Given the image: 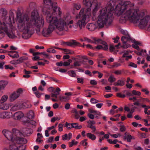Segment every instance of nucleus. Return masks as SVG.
<instances>
[{
	"mask_svg": "<svg viewBox=\"0 0 150 150\" xmlns=\"http://www.w3.org/2000/svg\"><path fill=\"white\" fill-rule=\"evenodd\" d=\"M124 0H110L107 4L108 7L100 11L98 22L100 25L107 22L110 24L114 18L113 13L118 16H121L119 21L122 23L130 21L132 17L135 16L139 12V10L133 8L134 4L129 1H123Z\"/></svg>",
	"mask_w": 150,
	"mask_h": 150,
	"instance_id": "f257e3e1",
	"label": "nucleus"
},
{
	"mask_svg": "<svg viewBox=\"0 0 150 150\" xmlns=\"http://www.w3.org/2000/svg\"><path fill=\"white\" fill-rule=\"evenodd\" d=\"M91 16V10L90 8L87 9L85 11H84V8H81L78 16H77L76 17V19L79 18L80 19L74 24V21L72 19L71 16L69 13H67L62 17H61L64 29L65 27H68L70 29L73 28L75 29H77L79 28V30H81L86 25V19L90 17Z\"/></svg>",
	"mask_w": 150,
	"mask_h": 150,
	"instance_id": "f03ea898",
	"label": "nucleus"
},
{
	"mask_svg": "<svg viewBox=\"0 0 150 150\" xmlns=\"http://www.w3.org/2000/svg\"><path fill=\"white\" fill-rule=\"evenodd\" d=\"M62 11L60 8L55 7L52 12L53 16L47 15L46 16L47 22L49 24L47 28H44L42 34L45 37H48L50 33L57 28L59 31H62L64 28L61 19Z\"/></svg>",
	"mask_w": 150,
	"mask_h": 150,
	"instance_id": "7ed1b4c3",
	"label": "nucleus"
},
{
	"mask_svg": "<svg viewBox=\"0 0 150 150\" xmlns=\"http://www.w3.org/2000/svg\"><path fill=\"white\" fill-rule=\"evenodd\" d=\"M139 12L135 16L132 17L129 21L135 24L138 25L141 29L147 27L150 30V16H146L144 17L146 12V9L141 10L137 8Z\"/></svg>",
	"mask_w": 150,
	"mask_h": 150,
	"instance_id": "20e7f679",
	"label": "nucleus"
},
{
	"mask_svg": "<svg viewBox=\"0 0 150 150\" xmlns=\"http://www.w3.org/2000/svg\"><path fill=\"white\" fill-rule=\"evenodd\" d=\"M43 2L44 6L43 8L42 12L44 14L47 16H53L52 12L54 8L55 7H59L57 6V4L52 3L51 0H44Z\"/></svg>",
	"mask_w": 150,
	"mask_h": 150,
	"instance_id": "39448f33",
	"label": "nucleus"
},
{
	"mask_svg": "<svg viewBox=\"0 0 150 150\" xmlns=\"http://www.w3.org/2000/svg\"><path fill=\"white\" fill-rule=\"evenodd\" d=\"M105 8V7H104V8ZM103 8H103L100 10L99 11V12L98 13V16H97L96 15V13H97V11H98V4L96 3V4L95 5V7H94V8L93 9V10L92 11V15H93V16H92V20L93 21H95V20H97V23L98 25V26L100 28H103V27H104V26L105 25V26H106L107 27H108V26H110V25H111L112 22L114 18H113L112 19V22L110 24H109V25L107 24V23H108L106 22V23H105V24L104 23V24H103V25H100L99 24V23L98 22V16L99 15L100 11Z\"/></svg>",
	"mask_w": 150,
	"mask_h": 150,
	"instance_id": "423d86ee",
	"label": "nucleus"
},
{
	"mask_svg": "<svg viewBox=\"0 0 150 150\" xmlns=\"http://www.w3.org/2000/svg\"><path fill=\"white\" fill-rule=\"evenodd\" d=\"M28 108V106L26 103L18 102L12 105L11 108V111L14 112L22 109Z\"/></svg>",
	"mask_w": 150,
	"mask_h": 150,
	"instance_id": "0eeeda50",
	"label": "nucleus"
},
{
	"mask_svg": "<svg viewBox=\"0 0 150 150\" xmlns=\"http://www.w3.org/2000/svg\"><path fill=\"white\" fill-rule=\"evenodd\" d=\"M121 40L124 44L121 47L124 48H127L130 47V45L126 44V43L127 42L130 41L132 42L133 40L130 37L129 34H127L126 35L122 36L121 38Z\"/></svg>",
	"mask_w": 150,
	"mask_h": 150,
	"instance_id": "6e6552de",
	"label": "nucleus"
},
{
	"mask_svg": "<svg viewBox=\"0 0 150 150\" xmlns=\"http://www.w3.org/2000/svg\"><path fill=\"white\" fill-rule=\"evenodd\" d=\"M17 135L18 136H17L16 137H15V140L16 142L17 143V144H16L15 142L14 141L11 144H13L14 143L15 144L18 145H23L25 146V145H23V144H25L27 143V140L23 137L21 136V137H19V136L20 135L18 134Z\"/></svg>",
	"mask_w": 150,
	"mask_h": 150,
	"instance_id": "1a4fd4ad",
	"label": "nucleus"
},
{
	"mask_svg": "<svg viewBox=\"0 0 150 150\" xmlns=\"http://www.w3.org/2000/svg\"><path fill=\"white\" fill-rule=\"evenodd\" d=\"M3 133L5 136L9 140H10L13 142L15 141V137H13L12 133L10 131L8 130H3Z\"/></svg>",
	"mask_w": 150,
	"mask_h": 150,
	"instance_id": "9d476101",
	"label": "nucleus"
},
{
	"mask_svg": "<svg viewBox=\"0 0 150 150\" xmlns=\"http://www.w3.org/2000/svg\"><path fill=\"white\" fill-rule=\"evenodd\" d=\"M32 129L29 128L24 129L22 131V133L19 132L18 134L21 136H29L31 133Z\"/></svg>",
	"mask_w": 150,
	"mask_h": 150,
	"instance_id": "9b49d317",
	"label": "nucleus"
},
{
	"mask_svg": "<svg viewBox=\"0 0 150 150\" xmlns=\"http://www.w3.org/2000/svg\"><path fill=\"white\" fill-rule=\"evenodd\" d=\"M11 117L10 113L6 112H0V118L9 119Z\"/></svg>",
	"mask_w": 150,
	"mask_h": 150,
	"instance_id": "f8f14e48",
	"label": "nucleus"
},
{
	"mask_svg": "<svg viewBox=\"0 0 150 150\" xmlns=\"http://www.w3.org/2000/svg\"><path fill=\"white\" fill-rule=\"evenodd\" d=\"M24 116V114L21 112H18L15 113L13 116L16 120H19Z\"/></svg>",
	"mask_w": 150,
	"mask_h": 150,
	"instance_id": "ddd939ff",
	"label": "nucleus"
},
{
	"mask_svg": "<svg viewBox=\"0 0 150 150\" xmlns=\"http://www.w3.org/2000/svg\"><path fill=\"white\" fill-rule=\"evenodd\" d=\"M86 28L88 30L91 31H93L96 28L95 24L92 23H88Z\"/></svg>",
	"mask_w": 150,
	"mask_h": 150,
	"instance_id": "4468645a",
	"label": "nucleus"
},
{
	"mask_svg": "<svg viewBox=\"0 0 150 150\" xmlns=\"http://www.w3.org/2000/svg\"><path fill=\"white\" fill-rule=\"evenodd\" d=\"M125 79H121L118 80L117 82L114 83L113 85L115 86H122L124 85L125 84Z\"/></svg>",
	"mask_w": 150,
	"mask_h": 150,
	"instance_id": "2eb2a0df",
	"label": "nucleus"
},
{
	"mask_svg": "<svg viewBox=\"0 0 150 150\" xmlns=\"http://www.w3.org/2000/svg\"><path fill=\"white\" fill-rule=\"evenodd\" d=\"M83 4L86 7H88L87 9L89 8L91 9L90 7H91L92 5V1L83 0Z\"/></svg>",
	"mask_w": 150,
	"mask_h": 150,
	"instance_id": "dca6fc26",
	"label": "nucleus"
},
{
	"mask_svg": "<svg viewBox=\"0 0 150 150\" xmlns=\"http://www.w3.org/2000/svg\"><path fill=\"white\" fill-rule=\"evenodd\" d=\"M62 140H69L72 137V134L70 132L68 134H65L64 135L62 136Z\"/></svg>",
	"mask_w": 150,
	"mask_h": 150,
	"instance_id": "f3484780",
	"label": "nucleus"
},
{
	"mask_svg": "<svg viewBox=\"0 0 150 150\" xmlns=\"http://www.w3.org/2000/svg\"><path fill=\"white\" fill-rule=\"evenodd\" d=\"M8 83V82L6 81H0V90L4 89Z\"/></svg>",
	"mask_w": 150,
	"mask_h": 150,
	"instance_id": "a211bd4d",
	"label": "nucleus"
},
{
	"mask_svg": "<svg viewBox=\"0 0 150 150\" xmlns=\"http://www.w3.org/2000/svg\"><path fill=\"white\" fill-rule=\"evenodd\" d=\"M65 43L67 45L69 46H72L73 45H78L79 44H80L79 43L74 40H72L70 42H66Z\"/></svg>",
	"mask_w": 150,
	"mask_h": 150,
	"instance_id": "6ab92c4d",
	"label": "nucleus"
},
{
	"mask_svg": "<svg viewBox=\"0 0 150 150\" xmlns=\"http://www.w3.org/2000/svg\"><path fill=\"white\" fill-rule=\"evenodd\" d=\"M125 135L124 137V139L127 140L128 142H130L132 139H134V137L132 136L130 134H126V133H125Z\"/></svg>",
	"mask_w": 150,
	"mask_h": 150,
	"instance_id": "aec40b11",
	"label": "nucleus"
},
{
	"mask_svg": "<svg viewBox=\"0 0 150 150\" xmlns=\"http://www.w3.org/2000/svg\"><path fill=\"white\" fill-rule=\"evenodd\" d=\"M19 97L18 94H17L16 92L12 93L10 97V100L12 102L16 99Z\"/></svg>",
	"mask_w": 150,
	"mask_h": 150,
	"instance_id": "412c9836",
	"label": "nucleus"
},
{
	"mask_svg": "<svg viewBox=\"0 0 150 150\" xmlns=\"http://www.w3.org/2000/svg\"><path fill=\"white\" fill-rule=\"evenodd\" d=\"M9 108V105L8 104L6 103H0V108L1 109L5 110L8 109Z\"/></svg>",
	"mask_w": 150,
	"mask_h": 150,
	"instance_id": "4be33fe9",
	"label": "nucleus"
},
{
	"mask_svg": "<svg viewBox=\"0 0 150 150\" xmlns=\"http://www.w3.org/2000/svg\"><path fill=\"white\" fill-rule=\"evenodd\" d=\"M14 52H16L14 51H11L9 52L8 54V55L12 57L13 58H17L19 57V55L17 53L15 54L14 55L12 54Z\"/></svg>",
	"mask_w": 150,
	"mask_h": 150,
	"instance_id": "5701e85b",
	"label": "nucleus"
},
{
	"mask_svg": "<svg viewBox=\"0 0 150 150\" xmlns=\"http://www.w3.org/2000/svg\"><path fill=\"white\" fill-rule=\"evenodd\" d=\"M7 14V10L4 8H0V16L3 17H5Z\"/></svg>",
	"mask_w": 150,
	"mask_h": 150,
	"instance_id": "b1692460",
	"label": "nucleus"
},
{
	"mask_svg": "<svg viewBox=\"0 0 150 150\" xmlns=\"http://www.w3.org/2000/svg\"><path fill=\"white\" fill-rule=\"evenodd\" d=\"M86 137L92 141L95 140L96 139V136L91 133H88L86 134Z\"/></svg>",
	"mask_w": 150,
	"mask_h": 150,
	"instance_id": "393cba45",
	"label": "nucleus"
},
{
	"mask_svg": "<svg viewBox=\"0 0 150 150\" xmlns=\"http://www.w3.org/2000/svg\"><path fill=\"white\" fill-rule=\"evenodd\" d=\"M132 41H134V44H133L132 45V47L137 50H139V47L138 46V45H141V43L138 41H134V40H133Z\"/></svg>",
	"mask_w": 150,
	"mask_h": 150,
	"instance_id": "a878e982",
	"label": "nucleus"
},
{
	"mask_svg": "<svg viewBox=\"0 0 150 150\" xmlns=\"http://www.w3.org/2000/svg\"><path fill=\"white\" fill-rule=\"evenodd\" d=\"M129 52L130 51H126L123 52L122 53H123V54L122 55V57L124 58L125 57H128L129 59H131L132 58V55H128Z\"/></svg>",
	"mask_w": 150,
	"mask_h": 150,
	"instance_id": "bb28decb",
	"label": "nucleus"
},
{
	"mask_svg": "<svg viewBox=\"0 0 150 150\" xmlns=\"http://www.w3.org/2000/svg\"><path fill=\"white\" fill-rule=\"evenodd\" d=\"M27 115L28 118L29 119H32L34 117V114L33 111H30L27 114Z\"/></svg>",
	"mask_w": 150,
	"mask_h": 150,
	"instance_id": "cd10ccee",
	"label": "nucleus"
},
{
	"mask_svg": "<svg viewBox=\"0 0 150 150\" xmlns=\"http://www.w3.org/2000/svg\"><path fill=\"white\" fill-rule=\"evenodd\" d=\"M72 127L75 128L76 129H79L82 128L81 125L79 126V124L77 123H72Z\"/></svg>",
	"mask_w": 150,
	"mask_h": 150,
	"instance_id": "c85d7f7f",
	"label": "nucleus"
},
{
	"mask_svg": "<svg viewBox=\"0 0 150 150\" xmlns=\"http://www.w3.org/2000/svg\"><path fill=\"white\" fill-rule=\"evenodd\" d=\"M92 38L93 40V43H94L96 44H100L102 40L101 39H97L95 37Z\"/></svg>",
	"mask_w": 150,
	"mask_h": 150,
	"instance_id": "c756f323",
	"label": "nucleus"
},
{
	"mask_svg": "<svg viewBox=\"0 0 150 150\" xmlns=\"http://www.w3.org/2000/svg\"><path fill=\"white\" fill-rule=\"evenodd\" d=\"M28 59V57H27L23 56L20 57L18 60L19 63V64L23 62V61L27 60Z\"/></svg>",
	"mask_w": 150,
	"mask_h": 150,
	"instance_id": "7c9ffc66",
	"label": "nucleus"
},
{
	"mask_svg": "<svg viewBox=\"0 0 150 150\" xmlns=\"http://www.w3.org/2000/svg\"><path fill=\"white\" fill-rule=\"evenodd\" d=\"M100 44H102L104 45V46H103V50H106L108 49V46L107 43L103 41L102 40Z\"/></svg>",
	"mask_w": 150,
	"mask_h": 150,
	"instance_id": "2f4dec72",
	"label": "nucleus"
},
{
	"mask_svg": "<svg viewBox=\"0 0 150 150\" xmlns=\"http://www.w3.org/2000/svg\"><path fill=\"white\" fill-rule=\"evenodd\" d=\"M89 111L90 113H95L96 115H97L98 116L101 115V112L99 111L93 110L92 109H89Z\"/></svg>",
	"mask_w": 150,
	"mask_h": 150,
	"instance_id": "473e14b6",
	"label": "nucleus"
},
{
	"mask_svg": "<svg viewBox=\"0 0 150 150\" xmlns=\"http://www.w3.org/2000/svg\"><path fill=\"white\" fill-rule=\"evenodd\" d=\"M59 100L62 102H66L68 100L69 98L68 96H61L59 97Z\"/></svg>",
	"mask_w": 150,
	"mask_h": 150,
	"instance_id": "72a5a7b5",
	"label": "nucleus"
},
{
	"mask_svg": "<svg viewBox=\"0 0 150 150\" xmlns=\"http://www.w3.org/2000/svg\"><path fill=\"white\" fill-rule=\"evenodd\" d=\"M120 45V43H119L117 45H116L115 46H114L112 45H110L109 48L110 51L111 52L113 51L114 50L115 47L117 48L118 47V46Z\"/></svg>",
	"mask_w": 150,
	"mask_h": 150,
	"instance_id": "f704fd0d",
	"label": "nucleus"
},
{
	"mask_svg": "<svg viewBox=\"0 0 150 150\" xmlns=\"http://www.w3.org/2000/svg\"><path fill=\"white\" fill-rule=\"evenodd\" d=\"M55 48L60 49L61 50H64L65 52H67V53L69 54H73L74 53V52L70 50H67L66 49H62L60 48H57L56 47H55Z\"/></svg>",
	"mask_w": 150,
	"mask_h": 150,
	"instance_id": "c9c22d12",
	"label": "nucleus"
},
{
	"mask_svg": "<svg viewBox=\"0 0 150 150\" xmlns=\"http://www.w3.org/2000/svg\"><path fill=\"white\" fill-rule=\"evenodd\" d=\"M115 81L116 78L112 75H110L108 79V81L110 83H112Z\"/></svg>",
	"mask_w": 150,
	"mask_h": 150,
	"instance_id": "e433bc0d",
	"label": "nucleus"
},
{
	"mask_svg": "<svg viewBox=\"0 0 150 150\" xmlns=\"http://www.w3.org/2000/svg\"><path fill=\"white\" fill-rule=\"evenodd\" d=\"M87 139H85L82 140L80 142V144L83 146H86L88 144L87 142Z\"/></svg>",
	"mask_w": 150,
	"mask_h": 150,
	"instance_id": "4c0bfd02",
	"label": "nucleus"
},
{
	"mask_svg": "<svg viewBox=\"0 0 150 150\" xmlns=\"http://www.w3.org/2000/svg\"><path fill=\"white\" fill-rule=\"evenodd\" d=\"M132 93L133 95L139 96L140 95L141 93L139 91H136L135 90H133L132 91Z\"/></svg>",
	"mask_w": 150,
	"mask_h": 150,
	"instance_id": "58836bf2",
	"label": "nucleus"
},
{
	"mask_svg": "<svg viewBox=\"0 0 150 150\" xmlns=\"http://www.w3.org/2000/svg\"><path fill=\"white\" fill-rule=\"evenodd\" d=\"M8 97L7 96L4 95L1 98L0 100V103H4L6 101L8 98Z\"/></svg>",
	"mask_w": 150,
	"mask_h": 150,
	"instance_id": "ea45409f",
	"label": "nucleus"
},
{
	"mask_svg": "<svg viewBox=\"0 0 150 150\" xmlns=\"http://www.w3.org/2000/svg\"><path fill=\"white\" fill-rule=\"evenodd\" d=\"M69 75L71 76L74 77L76 75V73L74 71L72 70L68 72Z\"/></svg>",
	"mask_w": 150,
	"mask_h": 150,
	"instance_id": "a19ab883",
	"label": "nucleus"
},
{
	"mask_svg": "<svg viewBox=\"0 0 150 150\" xmlns=\"http://www.w3.org/2000/svg\"><path fill=\"white\" fill-rule=\"evenodd\" d=\"M121 65V64L117 62H115L113 64L111 68H117Z\"/></svg>",
	"mask_w": 150,
	"mask_h": 150,
	"instance_id": "79ce46f5",
	"label": "nucleus"
},
{
	"mask_svg": "<svg viewBox=\"0 0 150 150\" xmlns=\"http://www.w3.org/2000/svg\"><path fill=\"white\" fill-rule=\"evenodd\" d=\"M74 7L76 10H78L81 8V6L79 4H74Z\"/></svg>",
	"mask_w": 150,
	"mask_h": 150,
	"instance_id": "37998d69",
	"label": "nucleus"
},
{
	"mask_svg": "<svg viewBox=\"0 0 150 150\" xmlns=\"http://www.w3.org/2000/svg\"><path fill=\"white\" fill-rule=\"evenodd\" d=\"M60 119V117H52L51 120V121L52 122H54L56 120H59Z\"/></svg>",
	"mask_w": 150,
	"mask_h": 150,
	"instance_id": "c03bdc74",
	"label": "nucleus"
},
{
	"mask_svg": "<svg viewBox=\"0 0 150 150\" xmlns=\"http://www.w3.org/2000/svg\"><path fill=\"white\" fill-rule=\"evenodd\" d=\"M59 94V92H57L56 91H54L53 93H52L51 94L52 97H54L57 98V96Z\"/></svg>",
	"mask_w": 150,
	"mask_h": 150,
	"instance_id": "a18cd8bd",
	"label": "nucleus"
},
{
	"mask_svg": "<svg viewBox=\"0 0 150 150\" xmlns=\"http://www.w3.org/2000/svg\"><path fill=\"white\" fill-rule=\"evenodd\" d=\"M72 123H68V122H66L65 123V126L67 127L68 129H70L73 127H72Z\"/></svg>",
	"mask_w": 150,
	"mask_h": 150,
	"instance_id": "49530a36",
	"label": "nucleus"
},
{
	"mask_svg": "<svg viewBox=\"0 0 150 150\" xmlns=\"http://www.w3.org/2000/svg\"><path fill=\"white\" fill-rule=\"evenodd\" d=\"M81 65L80 62L76 61L74 63V67H79Z\"/></svg>",
	"mask_w": 150,
	"mask_h": 150,
	"instance_id": "de8ad7c7",
	"label": "nucleus"
},
{
	"mask_svg": "<svg viewBox=\"0 0 150 150\" xmlns=\"http://www.w3.org/2000/svg\"><path fill=\"white\" fill-rule=\"evenodd\" d=\"M85 41L87 42H88L90 43H93V41L90 39L87 38L86 37H84L83 38Z\"/></svg>",
	"mask_w": 150,
	"mask_h": 150,
	"instance_id": "09e8293b",
	"label": "nucleus"
},
{
	"mask_svg": "<svg viewBox=\"0 0 150 150\" xmlns=\"http://www.w3.org/2000/svg\"><path fill=\"white\" fill-rule=\"evenodd\" d=\"M90 101L92 103L94 104L96 103H98V102H100V101L97 100L93 98H91Z\"/></svg>",
	"mask_w": 150,
	"mask_h": 150,
	"instance_id": "8fccbe9b",
	"label": "nucleus"
},
{
	"mask_svg": "<svg viewBox=\"0 0 150 150\" xmlns=\"http://www.w3.org/2000/svg\"><path fill=\"white\" fill-rule=\"evenodd\" d=\"M47 51L48 52H52L54 53H56V51L54 49L52 48L47 49Z\"/></svg>",
	"mask_w": 150,
	"mask_h": 150,
	"instance_id": "3c124183",
	"label": "nucleus"
},
{
	"mask_svg": "<svg viewBox=\"0 0 150 150\" xmlns=\"http://www.w3.org/2000/svg\"><path fill=\"white\" fill-rule=\"evenodd\" d=\"M128 66L136 68L137 67V65L134 63L130 62L128 65Z\"/></svg>",
	"mask_w": 150,
	"mask_h": 150,
	"instance_id": "603ef678",
	"label": "nucleus"
},
{
	"mask_svg": "<svg viewBox=\"0 0 150 150\" xmlns=\"http://www.w3.org/2000/svg\"><path fill=\"white\" fill-rule=\"evenodd\" d=\"M103 46H102L98 45L95 48H93V50H98L102 49H103Z\"/></svg>",
	"mask_w": 150,
	"mask_h": 150,
	"instance_id": "864d4df0",
	"label": "nucleus"
},
{
	"mask_svg": "<svg viewBox=\"0 0 150 150\" xmlns=\"http://www.w3.org/2000/svg\"><path fill=\"white\" fill-rule=\"evenodd\" d=\"M23 92L21 88H19L18 89L16 93L18 94V95L19 96Z\"/></svg>",
	"mask_w": 150,
	"mask_h": 150,
	"instance_id": "5fc2aeb1",
	"label": "nucleus"
},
{
	"mask_svg": "<svg viewBox=\"0 0 150 150\" xmlns=\"http://www.w3.org/2000/svg\"><path fill=\"white\" fill-rule=\"evenodd\" d=\"M63 125L62 124H59L58 125V130L61 132L63 130Z\"/></svg>",
	"mask_w": 150,
	"mask_h": 150,
	"instance_id": "6e6d98bb",
	"label": "nucleus"
},
{
	"mask_svg": "<svg viewBox=\"0 0 150 150\" xmlns=\"http://www.w3.org/2000/svg\"><path fill=\"white\" fill-rule=\"evenodd\" d=\"M117 96L120 98H124L125 97V95L120 93H118L117 94Z\"/></svg>",
	"mask_w": 150,
	"mask_h": 150,
	"instance_id": "4d7b16f0",
	"label": "nucleus"
},
{
	"mask_svg": "<svg viewBox=\"0 0 150 150\" xmlns=\"http://www.w3.org/2000/svg\"><path fill=\"white\" fill-rule=\"evenodd\" d=\"M88 127L91 128L93 130V132H95L96 130L95 127L93 125L88 126Z\"/></svg>",
	"mask_w": 150,
	"mask_h": 150,
	"instance_id": "13d9d810",
	"label": "nucleus"
},
{
	"mask_svg": "<svg viewBox=\"0 0 150 150\" xmlns=\"http://www.w3.org/2000/svg\"><path fill=\"white\" fill-rule=\"evenodd\" d=\"M58 124V123H56L54 126H52L50 127H48L47 128V129L49 130H50L51 129H53V128H55L57 125Z\"/></svg>",
	"mask_w": 150,
	"mask_h": 150,
	"instance_id": "bf43d9fd",
	"label": "nucleus"
},
{
	"mask_svg": "<svg viewBox=\"0 0 150 150\" xmlns=\"http://www.w3.org/2000/svg\"><path fill=\"white\" fill-rule=\"evenodd\" d=\"M34 94L38 98H40L41 95V93L38 91H37L35 92Z\"/></svg>",
	"mask_w": 150,
	"mask_h": 150,
	"instance_id": "052dcab7",
	"label": "nucleus"
},
{
	"mask_svg": "<svg viewBox=\"0 0 150 150\" xmlns=\"http://www.w3.org/2000/svg\"><path fill=\"white\" fill-rule=\"evenodd\" d=\"M83 79L82 78H77V81L78 83H83Z\"/></svg>",
	"mask_w": 150,
	"mask_h": 150,
	"instance_id": "680f3d73",
	"label": "nucleus"
},
{
	"mask_svg": "<svg viewBox=\"0 0 150 150\" xmlns=\"http://www.w3.org/2000/svg\"><path fill=\"white\" fill-rule=\"evenodd\" d=\"M124 93H126V95L128 96H131L132 95V93H131L130 92H129L127 91H123Z\"/></svg>",
	"mask_w": 150,
	"mask_h": 150,
	"instance_id": "e2e57ef3",
	"label": "nucleus"
},
{
	"mask_svg": "<svg viewBox=\"0 0 150 150\" xmlns=\"http://www.w3.org/2000/svg\"><path fill=\"white\" fill-rule=\"evenodd\" d=\"M88 123L90 125H93L95 124L96 123V122L93 120L91 121L89 120L88 121Z\"/></svg>",
	"mask_w": 150,
	"mask_h": 150,
	"instance_id": "0e129e2a",
	"label": "nucleus"
},
{
	"mask_svg": "<svg viewBox=\"0 0 150 150\" xmlns=\"http://www.w3.org/2000/svg\"><path fill=\"white\" fill-rule=\"evenodd\" d=\"M90 83L92 85H96L97 83L95 80H92L90 81Z\"/></svg>",
	"mask_w": 150,
	"mask_h": 150,
	"instance_id": "69168bd1",
	"label": "nucleus"
},
{
	"mask_svg": "<svg viewBox=\"0 0 150 150\" xmlns=\"http://www.w3.org/2000/svg\"><path fill=\"white\" fill-rule=\"evenodd\" d=\"M0 31V39H2L3 38L4 36V31Z\"/></svg>",
	"mask_w": 150,
	"mask_h": 150,
	"instance_id": "338daca9",
	"label": "nucleus"
},
{
	"mask_svg": "<svg viewBox=\"0 0 150 150\" xmlns=\"http://www.w3.org/2000/svg\"><path fill=\"white\" fill-rule=\"evenodd\" d=\"M144 112L145 114L149 115H150V110H148L147 108H144Z\"/></svg>",
	"mask_w": 150,
	"mask_h": 150,
	"instance_id": "774afa93",
	"label": "nucleus"
}]
</instances>
